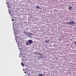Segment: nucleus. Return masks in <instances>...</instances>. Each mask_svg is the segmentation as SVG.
Returning a JSON list of instances; mask_svg holds the SVG:
<instances>
[{"label": "nucleus", "mask_w": 76, "mask_h": 76, "mask_svg": "<svg viewBox=\"0 0 76 76\" xmlns=\"http://www.w3.org/2000/svg\"><path fill=\"white\" fill-rule=\"evenodd\" d=\"M69 23L71 25H73L75 24V22H74L73 21H70L69 22Z\"/></svg>", "instance_id": "f257e3e1"}, {"label": "nucleus", "mask_w": 76, "mask_h": 76, "mask_svg": "<svg viewBox=\"0 0 76 76\" xmlns=\"http://www.w3.org/2000/svg\"><path fill=\"white\" fill-rule=\"evenodd\" d=\"M28 42L29 44H31L32 43V40L31 39L28 40Z\"/></svg>", "instance_id": "f03ea898"}, {"label": "nucleus", "mask_w": 76, "mask_h": 76, "mask_svg": "<svg viewBox=\"0 0 76 76\" xmlns=\"http://www.w3.org/2000/svg\"><path fill=\"white\" fill-rule=\"evenodd\" d=\"M26 45L27 46L30 45V44H29V42H28V41L26 43Z\"/></svg>", "instance_id": "7ed1b4c3"}, {"label": "nucleus", "mask_w": 76, "mask_h": 76, "mask_svg": "<svg viewBox=\"0 0 76 76\" xmlns=\"http://www.w3.org/2000/svg\"><path fill=\"white\" fill-rule=\"evenodd\" d=\"M36 9H41V7L39 6H37L36 7Z\"/></svg>", "instance_id": "20e7f679"}, {"label": "nucleus", "mask_w": 76, "mask_h": 76, "mask_svg": "<svg viewBox=\"0 0 76 76\" xmlns=\"http://www.w3.org/2000/svg\"><path fill=\"white\" fill-rule=\"evenodd\" d=\"M72 7L71 6H69V10H72Z\"/></svg>", "instance_id": "39448f33"}, {"label": "nucleus", "mask_w": 76, "mask_h": 76, "mask_svg": "<svg viewBox=\"0 0 76 76\" xmlns=\"http://www.w3.org/2000/svg\"><path fill=\"white\" fill-rule=\"evenodd\" d=\"M38 76H43V75H42V74H39L38 75Z\"/></svg>", "instance_id": "423d86ee"}, {"label": "nucleus", "mask_w": 76, "mask_h": 76, "mask_svg": "<svg viewBox=\"0 0 76 76\" xmlns=\"http://www.w3.org/2000/svg\"><path fill=\"white\" fill-rule=\"evenodd\" d=\"M24 34L26 35H28V33L24 31Z\"/></svg>", "instance_id": "0eeeda50"}, {"label": "nucleus", "mask_w": 76, "mask_h": 76, "mask_svg": "<svg viewBox=\"0 0 76 76\" xmlns=\"http://www.w3.org/2000/svg\"><path fill=\"white\" fill-rule=\"evenodd\" d=\"M21 64L22 66H24V64L23 63H21Z\"/></svg>", "instance_id": "6e6552de"}, {"label": "nucleus", "mask_w": 76, "mask_h": 76, "mask_svg": "<svg viewBox=\"0 0 76 76\" xmlns=\"http://www.w3.org/2000/svg\"><path fill=\"white\" fill-rule=\"evenodd\" d=\"M48 41H49V40H48V41L46 40L45 41V42H46V43H47V42H48Z\"/></svg>", "instance_id": "1a4fd4ad"}, {"label": "nucleus", "mask_w": 76, "mask_h": 76, "mask_svg": "<svg viewBox=\"0 0 76 76\" xmlns=\"http://www.w3.org/2000/svg\"><path fill=\"white\" fill-rule=\"evenodd\" d=\"M38 57H39V58H42L41 56L40 57L39 56H38Z\"/></svg>", "instance_id": "9d476101"}, {"label": "nucleus", "mask_w": 76, "mask_h": 76, "mask_svg": "<svg viewBox=\"0 0 76 76\" xmlns=\"http://www.w3.org/2000/svg\"><path fill=\"white\" fill-rule=\"evenodd\" d=\"M75 47H76V41L75 42Z\"/></svg>", "instance_id": "9b49d317"}, {"label": "nucleus", "mask_w": 76, "mask_h": 76, "mask_svg": "<svg viewBox=\"0 0 76 76\" xmlns=\"http://www.w3.org/2000/svg\"><path fill=\"white\" fill-rule=\"evenodd\" d=\"M39 55H40V56H41V54L40 53H39Z\"/></svg>", "instance_id": "f8f14e48"}, {"label": "nucleus", "mask_w": 76, "mask_h": 76, "mask_svg": "<svg viewBox=\"0 0 76 76\" xmlns=\"http://www.w3.org/2000/svg\"><path fill=\"white\" fill-rule=\"evenodd\" d=\"M25 73H26V71H25L24 72Z\"/></svg>", "instance_id": "ddd939ff"}, {"label": "nucleus", "mask_w": 76, "mask_h": 76, "mask_svg": "<svg viewBox=\"0 0 76 76\" xmlns=\"http://www.w3.org/2000/svg\"><path fill=\"white\" fill-rule=\"evenodd\" d=\"M12 21H14V19H12Z\"/></svg>", "instance_id": "4468645a"}, {"label": "nucleus", "mask_w": 76, "mask_h": 76, "mask_svg": "<svg viewBox=\"0 0 76 76\" xmlns=\"http://www.w3.org/2000/svg\"><path fill=\"white\" fill-rule=\"evenodd\" d=\"M9 13L10 14V12H9Z\"/></svg>", "instance_id": "2eb2a0df"}]
</instances>
